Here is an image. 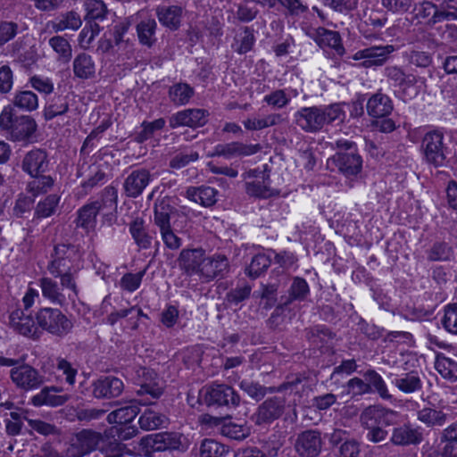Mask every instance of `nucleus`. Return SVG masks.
<instances>
[{
	"instance_id": "f257e3e1",
	"label": "nucleus",
	"mask_w": 457,
	"mask_h": 457,
	"mask_svg": "<svg viewBox=\"0 0 457 457\" xmlns=\"http://www.w3.org/2000/svg\"><path fill=\"white\" fill-rule=\"evenodd\" d=\"M340 104L325 106L302 107L294 114L295 123L307 133L320 131L325 125L345 119Z\"/></svg>"
},
{
	"instance_id": "f03ea898",
	"label": "nucleus",
	"mask_w": 457,
	"mask_h": 457,
	"mask_svg": "<svg viewBox=\"0 0 457 457\" xmlns=\"http://www.w3.org/2000/svg\"><path fill=\"white\" fill-rule=\"evenodd\" d=\"M118 191L114 187L108 186L101 192L100 197L84 204L77 212L76 226L89 232L96 226L97 214L104 211L117 209Z\"/></svg>"
},
{
	"instance_id": "7ed1b4c3",
	"label": "nucleus",
	"mask_w": 457,
	"mask_h": 457,
	"mask_svg": "<svg viewBox=\"0 0 457 457\" xmlns=\"http://www.w3.org/2000/svg\"><path fill=\"white\" fill-rule=\"evenodd\" d=\"M37 124L29 115H18L13 106L6 105L0 113V129L14 142L29 140L37 131Z\"/></svg>"
},
{
	"instance_id": "20e7f679",
	"label": "nucleus",
	"mask_w": 457,
	"mask_h": 457,
	"mask_svg": "<svg viewBox=\"0 0 457 457\" xmlns=\"http://www.w3.org/2000/svg\"><path fill=\"white\" fill-rule=\"evenodd\" d=\"M177 212L169 197L158 199L154 207V223L159 228L164 245L170 250H179L182 239L171 228L170 219Z\"/></svg>"
},
{
	"instance_id": "39448f33",
	"label": "nucleus",
	"mask_w": 457,
	"mask_h": 457,
	"mask_svg": "<svg viewBox=\"0 0 457 457\" xmlns=\"http://www.w3.org/2000/svg\"><path fill=\"white\" fill-rule=\"evenodd\" d=\"M37 326L42 332L63 337L72 331L74 324L60 309L53 307H41L35 314Z\"/></svg>"
},
{
	"instance_id": "423d86ee",
	"label": "nucleus",
	"mask_w": 457,
	"mask_h": 457,
	"mask_svg": "<svg viewBox=\"0 0 457 457\" xmlns=\"http://www.w3.org/2000/svg\"><path fill=\"white\" fill-rule=\"evenodd\" d=\"M441 129L428 131L422 137L420 152L424 162L435 168L444 167L446 162L448 147L444 142Z\"/></svg>"
},
{
	"instance_id": "0eeeda50",
	"label": "nucleus",
	"mask_w": 457,
	"mask_h": 457,
	"mask_svg": "<svg viewBox=\"0 0 457 457\" xmlns=\"http://www.w3.org/2000/svg\"><path fill=\"white\" fill-rule=\"evenodd\" d=\"M204 403L211 407L235 409L239 406L241 398L237 392L224 383H211L201 391Z\"/></svg>"
},
{
	"instance_id": "6e6552de",
	"label": "nucleus",
	"mask_w": 457,
	"mask_h": 457,
	"mask_svg": "<svg viewBox=\"0 0 457 457\" xmlns=\"http://www.w3.org/2000/svg\"><path fill=\"white\" fill-rule=\"evenodd\" d=\"M186 438L179 433L162 432L147 435L140 439L139 446L145 453L179 450L184 452L187 445L183 442Z\"/></svg>"
},
{
	"instance_id": "1a4fd4ad",
	"label": "nucleus",
	"mask_w": 457,
	"mask_h": 457,
	"mask_svg": "<svg viewBox=\"0 0 457 457\" xmlns=\"http://www.w3.org/2000/svg\"><path fill=\"white\" fill-rule=\"evenodd\" d=\"M9 327L16 334L33 341L42 337V331L37 326V320L25 310L16 308L9 314Z\"/></svg>"
},
{
	"instance_id": "9d476101",
	"label": "nucleus",
	"mask_w": 457,
	"mask_h": 457,
	"mask_svg": "<svg viewBox=\"0 0 457 457\" xmlns=\"http://www.w3.org/2000/svg\"><path fill=\"white\" fill-rule=\"evenodd\" d=\"M10 378L18 389L26 392L39 388L45 382L44 375L28 363L12 368Z\"/></svg>"
},
{
	"instance_id": "9b49d317",
	"label": "nucleus",
	"mask_w": 457,
	"mask_h": 457,
	"mask_svg": "<svg viewBox=\"0 0 457 457\" xmlns=\"http://www.w3.org/2000/svg\"><path fill=\"white\" fill-rule=\"evenodd\" d=\"M79 252L77 245L71 244H59L54 248L52 260L47 265L50 273L73 270L74 262L79 260Z\"/></svg>"
},
{
	"instance_id": "f8f14e48",
	"label": "nucleus",
	"mask_w": 457,
	"mask_h": 457,
	"mask_svg": "<svg viewBox=\"0 0 457 457\" xmlns=\"http://www.w3.org/2000/svg\"><path fill=\"white\" fill-rule=\"evenodd\" d=\"M286 398L275 395L267 398L257 408L252 419L256 425H268L279 419L285 411Z\"/></svg>"
},
{
	"instance_id": "ddd939ff",
	"label": "nucleus",
	"mask_w": 457,
	"mask_h": 457,
	"mask_svg": "<svg viewBox=\"0 0 457 457\" xmlns=\"http://www.w3.org/2000/svg\"><path fill=\"white\" fill-rule=\"evenodd\" d=\"M208 111L199 108H189L179 111L169 118V125L174 129L179 127L196 129L207 122Z\"/></svg>"
},
{
	"instance_id": "4468645a",
	"label": "nucleus",
	"mask_w": 457,
	"mask_h": 457,
	"mask_svg": "<svg viewBox=\"0 0 457 457\" xmlns=\"http://www.w3.org/2000/svg\"><path fill=\"white\" fill-rule=\"evenodd\" d=\"M101 440L100 433L83 429L76 435L68 448V454L70 457H83L96 450Z\"/></svg>"
},
{
	"instance_id": "2eb2a0df",
	"label": "nucleus",
	"mask_w": 457,
	"mask_h": 457,
	"mask_svg": "<svg viewBox=\"0 0 457 457\" xmlns=\"http://www.w3.org/2000/svg\"><path fill=\"white\" fill-rule=\"evenodd\" d=\"M302 382L301 378L297 377L291 381L283 383L278 387L270 386L266 387L258 382L251 379H243L239 383V387L252 399L255 401L262 400L267 394H272L275 392H281L283 390L291 389L293 390Z\"/></svg>"
},
{
	"instance_id": "dca6fc26",
	"label": "nucleus",
	"mask_w": 457,
	"mask_h": 457,
	"mask_svg": "<svg viewBox=\"0 0 457 457\" xmlns=\"http://www.w3.org/2000/svg\"><path fill=\"white\" fill-rule=\"evenodd\" d=\"M261 150V145H246L242 142L234 141L226 144H219L214 146L213 151L208 154L209 157H224L232 159L235 157L250 156Z\"/></svg>"
},
{
	"instance_id": "f3484780",
	"label": "nucleus",
	"mask_w": 457,
	"mask_h": 457,
	"mask_svg": "<svg viewBox=\"0 0 457 457\" xmlns=\"http://www.w3.org/2000/svg\"><path fill=\"white\" fill-rule=\"evenodd\" d=\"M394 51L395 46L392 45L371 46L356 52L353 59L363 60L361 65L364 68L381 66Z\"/></svg>"
},
{
	"instance_id": "a211bd4d",
	"label": "nucleus",
	"mask_w": 457,
	"mask_h": 457,
	"mask_svg": "<svg viewBox=\"0 0 457 457\" xmlns=\"http://www.w3.org/2000/svg\"><path fill=\"white\" fill-rule=\"evenodd\" d=\"M384 75L394 87L399 88L398 92L403 97L410 96V88L414 87L420 79L413 74L405 73L403 69L397 65L386 66L384 70Z\"/></svg>"
},
{
	"instance_id": "6ab92c4d",
	"label": "nucleus",
	"mask_w": 457,
	"mask_h": 457,
	"mask_svg": "<svg viewBox=\"0 0 457 457\" xmlns=\"http://www.w3.org/2000/svg\"><path fill=\"white\" fill-rule=\"evenodd\" d=\"M92 387V394L96 398L111 399L122 394L124 383L114 376H104L94 381Z\"/></svg>"
},
{
	"instance_id": "aec40b11",
	"label": "nucleus",
	"mask_w": 457,
	"mask_h": 457,
	"mask_svg": "<svg viewBox=\"0 0 457 457\" xmlns=\"http://www.w3.org/2000/svg\"><path fill=\"white\" fill-rule=\"evenodd\" d=\"M152 180V174L145 168L132 170L123 182V190L129 198H137L142 195Z\"/></svg>"
},
{
	"instance_id": "412c9836",
	"label": "nucleus",
	"mask_w": 457,
	"mask_h": 457,
	"mask_svg": "<svg viewBox=\"0 0 457 457\" xmlns=\"http://www.w3.org/2000/svg\"><path fill=\"white\" fill-rule=\"evenodd\" d=\"M424 439L420 427H413L411 423H404L393 428L390 442L397 446L418 445Z\"/></svg>"
},
{
	"instance_id": "4be33fe9",
	"label": "nucleus",
	"mask_w": 457,
	"mask_h": 457,
	"mask_svg": "<svg viewBox=\"0 0 457 457\" xmlns=\"http://www.w3.org/2000/svg\"><path fill=\"white\" fill-rule=\"evenodd\" d=\"M328 164L334 165L345 177H351L361 170L362 159L354 152L337 153L328 160Z\"/></svg>"
},
{
	"instance_id": "5701e85b",
	"label": "nucleus",
	"mask_w": 457,
	"mask_h": 457,
	"mask_svg": "<svg viewBox=\"0 0 457 457\" xmlns=\"http://www.w3.org/2000/svg\"><path fill=\"white\" fill-rule=\"evenodd\" d=\"M205 252L202 248L183 249L178 257L179 268L187 275L200 276L204 265Z\"/></svg>"
},
{
	"instance_id": "b1692460",
	"label": "nucleus",
	"mask_w": 457,
	"mask_h": 457,
	"mask_svg": "<svg viewBox=\"0 0 457 457\" xmlns=\"http://www.w3.org/2000/svg\"><path fill=\"white\" fill-rule=\"evenodd\" d=\"M49 167L47 153L40 148H35L28 152L22 160V170L30 177L45 173Z\"/></svg>"
},
{
	"instance_id": "393cba45",
	"label": "nucleus",
	"mask_w": 457,
	"mask_h": 457,
	"mask_svg": "<svg viewBox=\"0 0 457 457\" xmlns=\"http://www.w3.org/2000/svg\"><path fill=\"white\" fill-rule=\"evenodd\" d=\"M138 375L142 377L139 383V389L137 393L139 395H149L151 399H158L163 394V383L157 374L149 369L141 368Z\"/></svg>"
},
{
	"instance_id": "a878e982",
	"label": "nucleus",
	"mask_w": 457,
	"mask_h": 457,
	"mask_svg": "<svg viewBox=\"0 0 457 457\" xmlns=\"http://www.w3.org/2000/svg\"><path fill=\"white\" fill-rule=\"evenodd\" d=\"M440 442L443 446L428 453V457H457V422L443 429Z\"/></svg>"
},
{
	"instance_id": "bb28decb",
	"label": "nucleus",
	"mask_w": 457,
	"mask_h": 457,
	"mask_svg": "<svg viewBox=\"0 0 457 457\" xmlns=\"http://www.w3.org/2000/svg\"><path fill=\"white\" fill-rule=\"evenodd\" d=\"M389 373L387 378H392L391 384L403 394L411 395L420 391L423 387L421 376L418 370H411L393 378Z\"/></svg>"
},
{
	"instance_id": "cd10ccee",
	"label": "nucleus",
	"mask_w": 457,
	"mask_h": 457,
	"mask_svg": "<svg viewBox=\"0 0 457 457\" xmlns=\"http://www.w3.org/2000/svg\"><path fill=\"white\" fill-rule=\"evenodd\" d=\"M228 270V260L225 255L217 254L212 257L205 256L199 277L209 281L219 276L222 277Z\"/></svg>"
},
{
	"instance_id": "c85d7f7f",
	"label": "nucleus",
	"mask_w": 457,
	"mask_h": 457,
	"mask_svg": "<svg viewBox=\"0 0 457 457\" xmlns=\"http://www.w3.org/2000/svg\"><path fill=\"white\" fill-rule=\"evenodd\" d=\"M139 404H152L150 399L144 403H139L137 400H130L125 406H121L107 415V421L110 424L119 423L127 424L131 422L139 413Z\"/></svg>"
},
{
	"instance_id": "c756f323",
	"label": "nucleus",
	"mask_w": 457,
	"mask_h": 457,
	"mask_svg": "<svg viewBox=\"0 0 457 457\" xmlns=\"http://www.w3.org/2000/svg\"><path fill=\"white\" fill-rule=\"evenodd\" d=\"M367 112L373 118L388 116L394 110L391 98L380 91L373 94L367 102Z\"/></svg>"
},
{
	"instance_id": "7c9ffc66",
	"label": "nucleus",
	"mask_w": 457,
	"mask_h": 457,
	"mask_svg": "<svg viewBox=\"0 0 457 457\" xmlns=\"http://www.w3.org/2000/svg\"><path fill=\"white\" fill-rule=\"evenodd\" d=\"M266 7L277 13L297 17L308 11L303 0H268Z\"/></svg>"
},
{
	"instance_id": "2f4dec72",
	"label": "nucleus",
	"mask_w": 457,
	"mask_h": 457,
	"mask_svg": "<svg viewBox=\"0 0 457 457\" xmlns=\"http://www.w3.org/2000/svg\"><path fill=\"white\" fill-rule=\"evenodd\" d=\"M38 283L44 298L61 307L66 304L67 299L55 280L49 277H43L39 278Z\"/></svg>"
},
{
	"instance_id": "473e14b6",
	"label": "nucleus",
	"mask_w": 457,
	"mask_h": 457,
	"mask_svg": "<svg viewBox=\"0 0 457 457\" xmlns=\"http://www.w3.org/2000/svg\"><path fill=\"white\" fill-rule=\"evenodd\" d=\"M182 12V8L177 5L156 8V16L160 23L173 31L180 27Z\"/></svg>"
},
{
	"instance_id": "72a5a7b5",
	"label": "nucleus",
	"mask_w": 457,
	"mask_h": 457,
	"mask_svg": "<svg viewBox=\"0 0 457 457\" xmlns=\"http://www.w3.org/2000/svg\"><path fill=\"white\" fill-rule=\"evenodd\" d=\"M129 233L139 249H149L153 237L149 234L143 218H135L129 225Z\"/></svg>"
},
{
	"instance_id": "f704fd0d",
	"label": "nucleus",
	"mask_w": 457,
	"mask_h": 457,
	"mask_svg": "<svg viewBox=\"0 0 457 457\" xmlns=\"http://www.w3.org/2000/svg\"><path fill=\"white\" fill-rule=\"evenodd\" d=\"M156 29L157 22L154 18L148 17L140 21L136 26L139 43L152 47L157 42Z\"/></svg>"
},
{
	"instance_id": "c9c22d12",
	"label": "nucleus",
	"mask_w": 457,
	"mask_h": 457,
	"mask_svg": "<svg viewBox=\"0 0 457 457\" xmlns=\"http://www.w3.org/2000/svg\"><path fill=\"white\" fill-rule=\"evenodd\" d=\"M57 392L58 389L55 386L44 387L31 398V403L34 406H61L68 401L69 397L67 395H58L55 394Z\"/></svg>"
},
{
	"instance_id": "e433bc0d",
	"label": "nucleus",
	"mask_w": 457,
	"mask_h": 457,
	"mask_svg": "<svg viewBox=\"0 0 457 457\" xmlns=\"http://www.w3.org/2000/svg\"><path fill=\"white\" fill-rule=\"evenodd\" d=\"M186 194L189 200L203 206L209 207L216 203L218 192L213 187L202 186L198 187H188Z\"/></svg>"
},
{
	"instance_id": "4c0bfd02",
	"label": "nucleus",
	"mask_w": 457,
	"mask_h": 457,
	"mask_svg": "<svg viewBox=\"0 0 457 457\" xmlns=\"http://www.w3.org/2000/svg\"><path fill=\"white\" fill-rule=\"evenodd\" d=\"M73 72L75 77L88 79L95 76L96 64L91 55L80 53L73 60Z\"/></svg>"
},
{
	"instance_id": "58836bf2",
	"label": "nucleus",
	"mask_w": 457,
	"mask_h": 457,
	"mask_svg": "<svg viewBox=\"0 0 457 457\" xmlns=\"http://www.w3.org/2000/svg\"><path fill=\"white\" fill-rule=\"evenodd\" d=\"M309 286L304 278L295 277L288 289L287 295L280 297L281 305L287 306L294 301H303L309 295Z\"/></svg>"
},
{
	"instance_id": "ea45409f",
	"label": "nucleus",
	"mask_w": 457,
	"mask_h": 457,
	"mask_svg": "<svg viewBox=\"0 0 457 457\" xmlns=\"http://www.w3.org/2000/svg\"><path fill=\"white\" fill-rule=\"evenodd\" d=\"M194 95V87L185 82L175 83L168 90L170 101L177 106L187 104Z\"/></svg>"
},
{
	"instance_id": "a19ab883",
	"label": "nucleus",
	"mask_w": 457,
	"mask_h": 457,
	"mask_svg": "<svg viewBox=\"0 0 457 457\" xmlns=\"http://www.w3.org/2000/svg\"><path fill=\"white\" fill-rule=\"evenodd\" d=\"M448 419V414L442 410L424 407L417 411V420L428 428L443 427Z\"/></svg>"
},
{
	"instance_id": "79ce46f5",
	"label": "nucleus",
	"mask_w": 457,
	"mask_h": 457,
	"mask_svg": "<svg viewBox=\"0 0 457 457\" xmlns=\"http://www.w3.org/2000/svg\"><path fill=\"white\" fill-rule=\"evenodd\" d=\"M10 105L13 106V109L31 112L38 108V97L30 90H17Z\"/></svg>"
},
{
	"instance_id": "37998d69",
	"label": "nucleus",
	"mask_w": 457,
	"mask_h": 457,
	"mask_svg": "<svg viewBox=\"0 0 457 457\" xmlns=\"http://www.w3.org/2000/svg\"><path fill=\"white\" fill-rule=\"evenodd\" d=\"M255 40L253 29L243 27L241 31L235 36L231 47L236 53L245 54L253 49Z\"/></svg>"
},
{
	"instance_id": "c03bdc74",
	"label": "nucleus",
	"mask_w": 457,
	"mask_h": 457,
	"mask_svg": "<svg viewBox=\"0 0 457 457\" xmlns=\"http://www.w3.org/2000/svg\"><path fill=\"white\" fill-rule=\"evenodd\" d=\"M84 7L86 11L85 21L88 23L104 21L109 13V10L103 0H86Z\"/></svg>"
},
{
	"instance_id": "a18cd8bd",
	"label": "nucleus",
	"mask_w": 457,
	"mask_h": 457,
	"mask_svg": "<svg viewBox=\"0 0 457 457\" xmlns=\"http://www.w3.org/2000/svg\"><path fill=\"white\" fill-rule=\"evenodd\" d=\"M81 25V18L75 11L60 13L53 21V29L56 32L65 29L77 30Z\"/></svg>"
},
{
	"instance_id": "49530a36",
	"label": "nucleus",
	"mask_w": 457,
	"mask_h": 457,
	"mask_svg": "<svg viewBox=\"0 0 457 457\" xmlns=\"http://www.w3.org/2000/svg\"><path fill=\"white\" fill-rule=\"evenodd\" d=\"M245 189L249 195L263 199L278 195V191L270 187L269 175L264 176L262 181L247 182Z\"/></svg>"
},
{
	"instance_id": "de8ad7c7",
	"label": "nucleus",
	"mask_w": 457,
	"mask_h": 457,
	"mask_svg": "<svg viewBox=\"0 0 457 457\" xmlns=\"http://www.w3.org/2000/svg\"><path fill=\"white\" fill-rule=\"evenodd\" d=\"M363 377L367 381L366 384L370 385V393H378L384 400H390L392 398L385 380L375 370H368L364 372Z\"/></svg>"
},
{
	"instance_id": "09e8293b",
	"label": "nucleus",
	"mask_w": 457,
	"mask_h": 457,
	"mask_svg": "<svg viewBox=\"0 0 457 457\" xmlns=\"http://www.w3.org/2000/svg\"><path fill=\"white\" fill-rule=\"evenodd\" d=\"M166 422L167 417L152 408L145 409L138 420L139 426L144 430L157 429Z\"/></svg>"
},
{
	"instance_id": "8fccbe9b",
	"label": "nucleus",
	"mask_w": 457,
	"mask_h": 457,
	"mask_svg": "<svg viewBox=\"0 0 457 457\" xmlns=\"http://www.w3.org/2000/svg\"><path fill=\"white\" fill-rule=\"evenodd\" d=\"M435 368L444 378L450 381L457 380V361L445 354H436Z\"/></svg>"
},
{
	"instance_id": "3c124183",
	"label": "nucleus",
	"mask_w": 457,
	"mask_h": 457,
	"mask_svg": "<svg viewBox=\"0 0 457 457\" xmlns=\"http://www.w3.org/2000/svg\"><path fill=\"white\" fill-rule=\"evenodd\" d=\"M49 45L57 54V61L68 63L72 56V49L69 41L61 36H54L49 39Z\"/></svg>"
},
{
	"instance_id": "603ef678",
	"label": "nucleus",
	"mask_w": 457,
	"mask_h": 457,
	"mask_svg": "<svg viewBox=\"0 0 457 457\" xmlns=\"http://www.w3.org/2000/svg\"><path fill=\"white\" fill-rule=\"evenodd\" d=\"M60 203V196L52 194L39 201L36 206L34 215L37 219L48 218L56 212Z\"/></svg>"
},
{
	"instance_id": "864d4df0",
	"label": "nucleus",
	"mask_w": 457,
	"mask_h": 457,
	"mask_svg": "<svg viewBox=\"0 0 457 457\" xmlns=\"http://www.w3.org/2000/svg\"><path fill=\"white\" fill-rule=\"evenodd\" d=\"M335 337L336 335L325 326H316L306 330L307 339L319 347L328 344Z\"/></svg>"
},
{
	"instance_id": "5fc2aeb1",
	"label": "nucleus",
	"mask_w": 457,
	"mask_h": 457,
	"mask_svg": "<svg viewBox=\"0 0 457 457\" xmlns=\"http://www.w3.org/2000/svg\"><path fill=\"white\" fill-rule=\"evenodd\" d=\"M165 124L166 120L163 118H159L153 121H143L141 123L142 129L135 133L134 140L139 144L144 143L151 138L155 131L162 129Z\"/></svg>"
},
{
	"instance_id": "6e6d98bb",
	"label": "nucleus",
	"mask_w": 457,
	"mask_h": 457,
	"mask_svg": "<svg viewBox=\"0 0 457 457\" xmlns=\"http://www.w3.org/2000/svg\"><path fill=\"white\" fill-rule=\"evenodd\" d=\"M228 453V448L214 439H204L200 445V457H224Z\"/></svg>"
},
{
	"instance_id": "4d7b16f0",
	"label": "nucleus",
	"mask_w": 457,
	"mask_h": 457,
	"mask_svg": "<svg viewBox=\"0 0 457 457\" xmlns=\"http://www.w3.org/2000/svg\"><path fill=\"white\" fill-rule=\"evenodd\" d=\"M271 260L265 253H258L252 258L250 264L245 269V274L256 278L260 277L270 266Z\"/></svg>"
},
{
	"instance_id": "13d9d810",
	"label": "nucleus",
	"mask_w": 457,
	"mask_h": 457,
	"mask_svg": "<svg viewBox=\"0 0 457 457\" xmlns=\"http://www.w3.org/2000/svg\"><path fill=\"white\" fill-rule=\"evenodd\" d=\"M69 110V104L66 97L62 96H55L50 104L45 107L44 117L46 120H51L57 116L65 114Z\"/></svg>"
},
{
	"instance_id": "bf43d9fd",
	"label": "nucleus",
	"mask_w": 457,
	"mask_h": 457,
	"mask_svg": "<svg viewBox=\"0 0 457 457\" xmlns=\"http://www.w3.org/2000/svg\"><path fill=\"white\" fill-rule=\"evenodd\" d=\"M32 178L33 179L29 182L27 189L33 196L48 192L54 186V179L51 176L43 173Z\"/></svg>"
},
{
	"instance_id": "052dcab7",
	"label": "nucleus",
	"mask_w": 457,
	"mask_h": 457,
	"mask_svg": "<svg viewBox=\"0 0 457 457\" xmlns=\"http://www.w3.org/2000/svg\"><path fill=\"white\" fill-rule=\"evenodd\" d=\"M453 248L445 242H436L427 252V258L431 262H445L453 256Z\"/></svg>"
},
{
	"instance_id": "680f3d73",
	"label": "nucleus",
	"mask_w": 457,
	"mask_h": 457,
	"mask_svg": "<svg viewBox=\"0 0 457 457\" xmlns=\"http://www.w3.org/2000/svg\"><path fill=\"white\" fill-rule=\"evenodd\" d=\"M381 405H370L360 415V422L365 428L380 426Z\"/></svg>"
},
{
	"instance_id": "e2e57ef3",
	"label": "nucleus",
	"mask_w": 457,
	"mask_h": 457,
	"mask_svg": "<svg viewBox=\"0 0 457 457\" xmlns=\"http://www.w3.org/2000/svg\"><path fill=\"white\" fill-rule=\"evenodd\" d=\"M220 434L230 439L243 440L248 436L249 431L245 426L226 420L220 427Z\"/></svg>"
},
{
	"instance_id": "0e129e2a",
	"label": "nucleus",
	"mask_w": 457,
	"mask_h": 457,
	"mask_svg": "<svg viewBox=\"0 0 457 457\" xmlns=\"http://www.w3.org/2000/svg\"><path fill=\"white\" fill-rule=\"evenodd\" d=\"M318 42L320 46L333 48L337 53L344 50L340 35L337 31L323 29L322 31L319 32Z\"/></svg>"
},
{
	"instance_id": "69168bd1",
	"label": "nucleus",
	"mask_w": 457,
	"mask_h": 457,
	"mask_svg": "<svg viewBox=\"0 0 457 457\" xmlns=\"http://www.w3.org/2000/svg\"><path fill=\"white\" fill-rule=\"evenodd\" d=\"M444 312V317L441 320L444 328L449 333L457 335V305L455 303L447 304Z\"/></svg>"
},
{
	"instance_id": "338daca9",
	"label": "nucleus",
	"mask_w": 457,
	"mask_h": 457,
	"mask_svg": "<svg viewBox=\"0 0 457 457\" xmlns=\"http://www.w3.org/2000/svg\"><path fill=\"white\" fill-rule=\"evenodd\" d=\"M436 7L437 5L430 1H422L415 4L413 12L417 19L427 20V23L432 26L433 15H435Z\"/></svg>"
},
{
	"instance_id": "774afa93",
	"label": "nucleus",
	"mask_w": 457,
	"mask_h": 457,
	"mask_svg": "<svg viewBox=\"0 0 457 457\" xmlns=\"http://www.w3.org/2000/svg\"><path fill=\"white\" fill-rule=\"evenodd\" d=\"M29 83L39 94L48 96L54 90V85L50 78L34 75L29 78Z\"/></svg>"
}]
</instances>
